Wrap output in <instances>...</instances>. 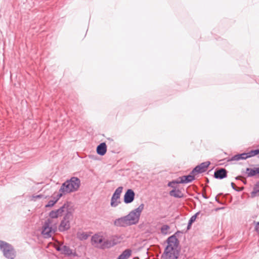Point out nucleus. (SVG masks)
I'll use <instances>...</instances> for the list:
<instances>
[{
	"label": "nucleus",
	"mask_w": 259,
	"mask_h": 259,
	"mask_svg": "<svg viewBox=\"0 0 259 259\" xmlns=\"http://www.w3.org/2000/svg\"><path fill=\"white\" fill-rule=\"evenodd\" d=\"M144 208V204H141L137 208L130 211L127 215L115 219L114 221V225L125 227L137 224Z\"/></svg>",
	"instance_id": "obj_1"
},
{
	"label": "nucleus",
	"mask_w": 259,
	"mask_h": 259,
	"mask_svg": "<svg viewBox=\"0 0 259 259\" xmlns=\"http://www.w3.org/2000/svg\"><path fill=\"white\" fill-rule=\"evenodd\" d=\"M118 236L110 239H105L102 233H97L92 237V244L98 248L105 249L110 248L118 243L120 240H118L119 237Z\"/></svg>",
	"instance_id": "obj_2"
},
{
	"label": "nucleus",
	"mask_w": 259,
	"mask_h": 259,
	"mask_svg": "<svg viewBox=\"0 0 259 259\" xmlns=\"http://www.w3.org/2000/svg\"><path fill=\"white\" fill-rule=\"evenodd\" d=\"M167 245L162 255L163 259H177L179 251V241L177 237L172 235L167 240Z\"/></svg>",
	"instance_id": "obj_3"
},
{
	"label": "nucleus",
	"mask_w": 259,
	"mask_h": 259,
	"mask_svg": "<svg viewBox=\"0 0 259 259\" xmlns=\"http://www.w3.org/2000/svg\"><path fill=\"white\" fill-rule=\"evenodd\" d=\"M80 185V181L77 177H72L61 186L59 192L63 194L69 193L77 191Z\"/></svg>",
	"instance_id": "obj_4"
},
{
	"label": "nucleus",
	"mask_w": 259,
	"mask_h": 259,
	"mask_svg": "<svg viewBox=\"0 0 259 259\" xmlns=\"http://www.w3.org/2000/svg\"><path fill=\"white\" fill-rule=\"evenodd\" d=\"M57 222L48 219L45 222L42 231V234L45 238L50 237L57 229Z\"/></svg>",
	"instance_id": "obj_5"
},
{
	"label": "nucleus",
	"mask_w": 259,
	"mask_h": 259,
	"mask_svg": "<svg viewBox=\"0 0 259 259\" xmlns=\"http://www.w3.org/2000/svg\"><path fill=\"white\" fill-rule=\"evenodd\" d=\"M0 249L6 258L8 259H14L15 258L16 256L15 251L10 244L0 240Z\"/></svg>",
	"instance_id": "obj_6"
},
{
	"label": "nucleus",
	"mask_w": 259,
	"mask_h": 259,
	"mask_svg": "<svg viewBox=\"0 0 259 259\" xmlns=\"http://www.w3.org/2000/svg\"><path fill=\"white\" fill-rule=\"evenodd\" d=\"M67 212H71V211L70 210L69 203H65L58 209L51 211L49 214V219H57L63 214L64 215H65V213Z\"/></svg>",
	"instance_id": "obj_7"
},
{
	"label": "nucleus",
	"mask_w": 259,
	"mask_h": 259,
	"mask_svg": "<svg viewBox=\"0 0 259 259\" xmlns=\"http://www.w3.org/2000/svg\"><path fill=\"white\" fill-rule=\"evenodd\" d=\"M123 187H119L114 191L111 197L110 201V205L112 207H116L121 204L120 196Z\"/></svg>",
	"instance_id": "obj_8"
},
{
	"label": "nucleus",
	"mask_w": 259,
	"mask_h": 259,
	"mask_svg": "<svg viewBox=\"0 0 259 259\" xmlns=\"http://www.w3.org/2000/svg\"><path fill=\"white\" fill-rule=\"evenodd\" d=\"M73 215L72 212H67L64 215L59 227L60 231H64L70 228V222L72 220Z\"/></svg>",
	"instance_id": "obj_9"
},
{
	"label": "nucleus",
	"mask_w": 259,
	"mask_h": 259,
	"mask_svg": "<svg viewBox=\"0 0 259 259\" xmlns=\"http://www.w3.org/2000/svg\"><path fill=\"white\" fill-rule=\"evenodd\" d=\"M210 162L209 161L201 163L200 164L197 165L195 167V168L192 171V174H194L195 173H201L204 172L206 170Z\"/></svg>",
	"instance_id": "obj_10"
},
{
	"label": "nucleus",
	"mask_w": 259,
	"mask_h": 259,
	"mask_svg": "<svg viewBox=\"0 0 259 259\" xmlns=\"http://www.w3.org/2000/svg\"><path fill=\"white\" fill-rule=\"evenodd\" d=\"M55 248L66 255H70L73 254L72 250L68 246L63 244L55 245Z\"/></svg>",
	"instance_id": "obj_11"
},
{
	"label": "nucleus",
	"mask_w": 259,
	"mask_h": 259,
	"mask_svg": "<svg viewBox=\"0 0 259 259\" xmlns=\"http://www.w3.org/2000/svg\"><path fill=\"white\" fill-rule=\"evenodd\" d=\"M135 192L132 189H128L124 195V202L126 204L132 202L135 198Z\"/></svg>",
	"instance_id": "obj_12"
},
{
	"label": "nucleus",
	"mask_w": 259,
	"mask_h": 259,
	"mask_svg": "<svg viewBox=\"0 0 259 259\" xmlns=\"http://www.w3.org/2000/svg\"><path fill=\"white\" fill-rule=\"evenodd\" d=\"M62 194L60 192L57 195H54L48 203L45 205L46 207H50L53 206L58 200L62 197Z\"/></svg>",
	"instance_id": "obj_13"
},
{
	"label": "nucleus",
	"mask_w": 259,
	"mask_h": 259,
	"mask_svg": "<svg viewBox=\"0 0 259 259\" xmlns=\"http://www.w3.org/2000/svg\"><path fill=\"white\" fill-rule=\"evenodd\" d=\"M194 180V177L192 174L188 176H184L179 178V181L177 183H188Z\"/></svg>",
	"instance_id": "obj_14"
},
{
	"label": "nucleus",
	"mask_w": 259,
	"mask_h": 259,
	"mask_svg": "<svg viewBox=\"0 0 259 259\" xmlns=\"http://www.w3.org/2000/svg\"><path fill=\"white\" fill-rule=\"evenodd\" d=\"M214 177L217 179H222L227 176V171L225 169L221 168L214 172Z\"/></svg>",
	"instance_id": "obj_15"
},
{
	"label": "nucleus",
	"mask_w": 259,
	"mask_h": 259,
	"mask_svg": "<svg viewBox=\"0 0 259 259\" xmlns=\"http://www.w3.org/2000/svg\"><path fill=\"white\" fill-rule=\"evenodd\" d=\"M107 151V147L105 143H102L98 146L97 152L100 155H104Z\"/></svg>",
	"instance_id": "obj_16"
},
{
	"label": "nucleus",
	"mask_w": 259,
	"mask_h": 259,
	"mask_svg": "<svg viewBox=\"0 0 259 259\" xmlns=\"http://www.w3.org/2000/svg\"><path fill=\"white\" fill-rule=\"evenodd\" d=\"M169 194L171 196L176 198H182L183 197V194L182 192L179 189H174L169 192Z\"/></svg>",
	"instance_id": "obj_17"
},
{
	"label": "nucleus",
	"mask_w": 259,
	"mask_h": 259,
	"mask_svg": "<svg viewBox=\"0 0 259 259\" xmlns=\"http://www.w3.org/2000/svg\"><path fill=\"white\" fill-rule=\"evenodd\" d=\"M131 255V250L130 249L125 250L117 259H127Z\"/></svg>",
	"instance_id": "obj_18"
},
{
	"label": "nucleus",
	"mask_w": 259,
	"mask_h": 259,
	"mask_svg": "<svg viewBox=\"0 0 259 259\" xmlns=\"http://www.w3.org/2000/svg\"><path fill=\"white\" fill-rule=\"evenodd\" d=\"M252 197L259 196V182L256 183L253 188V190L251 193Z\"/></svg>",
	"instance_id": "obj_19"
},
{
	"label": "nucleus",
	"mask_w": 259,
	"mask_h": 259,
	"mask_svg": "<svg viewBox=\"0 0 259 259\" xmlns=\"http://www.w3.org/2000/svg\"><path fill=\"white\" fill-rule=\"evenodd\" d=\"M77 237L81 240H85L89 237V235L84 232L78 231L76 234Z\"/></svg>",
	"instance_id": "obj_20"
},
{
	"label": "nucleus",
	"mask_w": 259,
	"mask_h": 259,
	"mask_svg": "<svg viewBox=\"0 0 259 259\" xmlns=\"http://www.w3.org/2000/svg\"><path fill=\"white\" fill-rule=\"evenodd\" d=\"M246 155L245 159L256 155L259 153V150H251L248 153H244Z\"/></svg>",
	"instance_id": "obj_21"
},
{
	"label": "nucleus",
	"mask_w": 259,
	"mask_h": 259,
	"mask_svg": "<svg viewBox=\"0 0 259 259\" xmlns=\"http://www.w3.org/2000/svg\"><path fill=\"white\" fill-rule=\"evenodd\" d=\"M246 155L244 153H242L241 154H238L234 156L232 158L231 160L232 161H237L240 159H245V156Z\"/></svg>",
	"instance_id": "obj_22"
},
{
	"label": "nucleus",
	"mask_w": 259,
	"mask_h": 259,
	"mask_svg": "<svg viewBox=\"0 0 259 259\" xmlns=\"http://www.w3.org/2000/svg\"><path fill=\"white\" fill-rule=\"evenodd\" d=\"M198 213H197L196 214L193 215L191 217L189 221V223L187 226V230H189L191 227V225L193 222H194L196 221L197 215Z\"/></svg>",
	"instance_id": "obj_23"
},
{
	"label": "nucleus",
	"mask_w": 259,
	"mask_h": 259,
	"mask_svg": "<svg viewBox=\"0 0 259 259\" xmlns=\"http://www.w3.org/2000/svg\"><path fill=\"white\" fill-rule=\"evenodd\" d=\"M246 172H247L248 176H249V177L253 176H255V175H256L254 168L252 169V168H247L246 169Z\"/></svg>",
	"instance_id": "obj_24"
},
{
	"label": "nucleus",
	"mask_w": 259,
	"mask_h": 259,
	"mask_svg": "<svg viewBox=\"0 0 259 259\" xmlns=\"http://www.w3.org/2000/svg\"><path fill=\"white\" fill-rule=\"evenodd\" d=\"M169 230V227L167 225H163L161 228V232L163 234H167Z\"/></svg>",
	"instance_id": "obj_25"
},
{
	"label": "nucleus",
	"mask_w": 259,
	"mask_h": 259,
	"mask_svg": "<svg viewBox=\"0 0 259 259\" xmlns=\"http://www.w3.org/2000/svg\"><path fill=\"white\" fill-rule=\"evenodd\" d=\"M179 181V180L178 179L177 181H176L170 182L168 183V186L169 187L173 188L174 189H176V186L175 185L177 184H179L180 183H177Z\"/></svg>",
	"instance_id": "obj_26"
},
{
	"label": "nucleus",
	"mask_w": 259,
	"mask_h": 259,
	"mask_svg": "<svg viewBox=\"0 0 259 259\" xmlns=\"http://www.w3.org/2000/svg\"><path fill=\"white\" fill-rule=\"evenodd\" d=\"M254 230L259 234V222H254Z\"/></svg>",
	"instance_id": "obj_27"
},
{
	"label": "nucleus",
	"mask_w": 259,
	"mask_h": 259,
	"mask_svg": "<svg viewBox=\"0 0 259 259\" xmlns=\"http://www.w3.org/2000/svg\"><path fill=\"white\" fill-rule=\"evenodd\" d=\"M42 197V195H33L31 196V199L32 200H36L38 198H40Z\"/></svg>",
	"instance_id": "obj_28"
},
{
	"label": "nucleus",
	"mask_w": 259,
	"mask_h": 259,
	"mask_svg": "<svg viewBox=\"0 0 259 259\" xmlns=\"http://www.w3.org/2000/svg\"><path fill=\"white\" fill-rule=\"evenodd\" d=\"M256 174H259V167L254 168Z\"/></svg>",
	"instance_id": "obj_29"
},
{
	"label": "nucleus",
	"mask_w": 259,
	"mask_h": 259,
	"mask_svg": "<svg viewBox=\"0 0 259 259\" xmlns=\"http://www.w3.org/2000/svg\"><path fill=\"white\" fill-rule=\"evenodd\" d=\"M231 186L233 189H234V190H236L235 187V184L234 183H233V182L231 183Z\"/></svg>",
	"instance_id": "obj_30"
}]
</instances>
